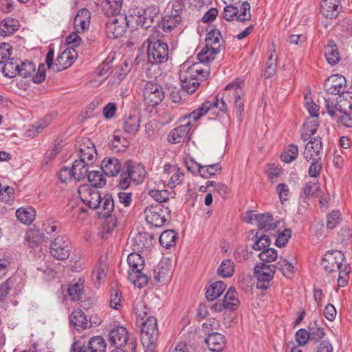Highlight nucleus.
I'll return each instance as SVG.
<instances>
[{
    "label": "nucleus",
    "mask_w": 352,
    "mask_h": 352,
    "mask_svg": "<svg viewBox=\"0 0 352 352\" xmlns=\"http://www.w3.org/2000/svg\"><path fill=\"white\" fill-rule=\"evenodd\" d=\"M78 194L82 201L91 209L101 208L98 212L100 217H109L114 210L115 204L112 196L106 194L102 198L96 188L88 185L79 187Z\"/></svg>",
    "instance_id": "nucleus-1"
},
{
    "label": "nucleus",
    "mask_w": 352,
    "mask_h": 352,
    "mask_svg": "<svg viewBox=\"0 0 352 352\" xmlns=\"http://www.w3.org/2000/svg\"><path fill=\"white\" fill-rule=\"evenodd\" d=\"M160 32H155L147 38L148 61L151 64H162L168 60V46L166 43L157 38Z\"/></svg>",
    "instance_id": "nucleus-2"
},
{
    "label": "nucleus",
    "mask_w": 352,
    "mask_h": 352,
    "mask_svg": "<svg viewBox=\"0 0 352 352\" xmlns=\"http://www.w3.org/2000/svg\"><path fill=\"white\" fill-rule=\"evenodd\" d=\"M129 266L128 278L135 286L142 287L148 283V278L144 270V259L138 253L132 252L127 257Z\"/></svg>",
    "instance_id": "nucleus-3"
},
{
    "label": "nucleus",
    "mask_w": 352,
    "mask_h": 352,
    "mask_svg": "<svg viewBox=\"0 0 352 352\" xmlns=\"http://www.w3.org/2000/svg\"><path fill=\"white\" fill-rule=\"evenodd\" d=\"M141 342L144 348V352H153L157 347L159 338V330L157 320L149 316L141 324Z\"/></svg>",
    "instance_id": "nucleus-4"
},
{
    "label": "nucleus",
    "mask_w": 352,
    "mask_h": 352,
    "mask_svg": "<svg viewBox=\"0 0 352 352\" xmlns=\"http://www.w3.org/2000/svg\"><path fill=\"white\" fill-rule=\"evenodd\" d=\"M109 341L116 349H128L132 352L136 349L135 338H129L126 329L123 327H118L110 331Z\"/></svg>",
    "instance_id": "nucleus-5"
},
{
    "label": "nucleus",
    "mask_w": 352,
    "mask_h": 352,
    "mask_svg": "<svg viewBox=\"0 0 352 352\" xmlns=\"http://www.w3.org/2000/svg\"><path fill=\"white\" fill-rule=\"evenodd\" d=\"M144 213L146 221L155 227L163 226L170 219V210L160 204L147 207Z\"/></svg>",
    "instance_id": "nucleus-6"
},
{
    "label": "nucleus",
    "mask_w": 352,
    "mask_h": 352,
    "mask_svg": "<svg viewBox=\"0 0 352 352\" xmlns=\"http://www.w3.org/2000/svg\"><path fill=\"white\" fill-rule=\"evenodd\" d=\"M276 266L267 265L263 263L256 264L254 269V275L256 278V287L266 290L270 287V282L273 279Z\"/></svg>",
    "instance_id": "nucleus-7"
},
{
    "label": "nucleus",
    "mask_w": 352,
    "mask_h": 352,
    "mask_svg": "<svg viewBox=\"0 0 352 352\" xmlns=\"http://www.w3.org/2000/svg\"><path fill=\"white\" fill-rule=\"evenodd\" d=\"M129 19L126 14H118L107 18L105 29L107 36L116 38L122 36L129 26Z\"/></svg>",
    "instance_id": "nucleus-8"
},
{
    "label": "nucleus",
    "mask_w": 352,
    "mask_h": 352,
    "mask_svg": "<svg viewBox=\"0 0 352 352\" xmlns=\"http://www.w3.org/2000/svg\"><path fill=\"white\" fill-rule=\"evenodd\" d=\"M143 97L144 102L148 106L155 107L164 99L163 89L160 85L148 81L144 85Z\"/></svg>",
    "instance_id": "nucleus-9"
},
{
    "label": "nucleus",
    "mask_w": 352,
    "mask_h": 352,
    "mask_svg": "<svg viewBox=\"0 0 352 352\" xmlns=\"http://www.w3.org/2000/svg\"><path fill=\"white\" fill-rule=\"evenodd\" d=\"M52 241L50 252V254L58 260L67 259L71 252L69 240L63 236H58Z\"/></svg>",
    "instance_id": "nucleus-10"
},
{
    "label": "nucleus",
    "mask_w": 352,
    "mask_h": 352,
    "mask_svg": "<svg viewBox=\"0 0 352 352\" xmlns=\"http://www.w3.org/2000/svg\"><path fill=\"white\" fill-rule=\"evenodd\" d=\"M345 260L344 254L338 250L328 252L322 260L321 265L329 273L336 270H340L344 267L343 261Z\"/></svg>",
    "instance_id": "nucleus-11"
},
{
    "label": "nucleus",
    "mask_w": 352,
    "mask_h": 352,
    "mask_svg": "<svg viewBox=\"0 0 352 352\" xmlns=\"http://www.w3.org/2000/svg\"><path fill=\"white\" fill-rule=\"evenodd\" d=\"M324 87L328 94L340 96L346 92V80L341 75H332L325 80Z\"/></svg>",
    "instance_id": "nucleus-12"
},
{
    "label": "nucleus",
    "mask_w": 352,
    "mask_h": 352,
    "mask_svg": "<svg viewBox=\"0 0 352 352\" xmlns=\"http://www.w3.org/2000/svg\"><path fill=\"white\" fill-rule=\"evenodd\" d=\"M138 13L139 14L136 16L135 19L138 25L147 30L154 24L155 19L160 13V9L158 6L153 5L143 10L142 12Z\"/></svg>",
    "instance_id": "nucleus-13"
},
{
    "label": "nucleus",
    "mask_w": 352,
    "mask_h": 352,
    "mask_svg": "<svg viewBox=\"0 0 352 352\" xmlns=\"http://www.w3.org/2000/svg\"><path fill=\"white\" fill-rule=\"evenodd\" d=\"M241 84H243V81L237 79L236 81L228 84L225 89L226 91H228V96L232 94L234 96V104L236 108V113L238 118L241 116L244 107L243 100L242 99L244 93L241 87Z\"/></svg>",
    "instance_id": "nucleus-14"
},
{
    "label": "nucleus",
    "mask_w": 352,
    "mask_h": 352,
    "mask_svg": "<svg viewBox=\"0 0 352 352\" xmlns=\"http://www.w3.org/2000/svg\"><path fill=\"white\" fill-rule=\"evenodd\" d=\"M133 182L142 183L145 178L146 172L144 166L141 163L135 162L131 160H126L122 167Z\"/></svg>",
    "instance_id": "nucleus-15"
},
{
    "label": "nucleus",
    "mask_w": 352,
    "mask_h": 352,
    "mask_svg": "<svg viewBox=\"0 0 352 352\" xmlns=\"http://www.w3.org/2000/svg\"><path fill=\"white\" fill-rule=\"evenodd\" d=\"M322 143L320 137H315L311 139L307 144L303 156L307 162L311 160L322 159Z\"/></svg>",
    "instance_id": "nucleus-16"
},
{
    "label": "nucleus",
    "mask_w": 352,
    "mask_h": 352,
    "mask_svg": "<svg viewBox=\"0 0 352 352\" xmlns=\"http://www.w3.org/2000/svg\"><path fill=\"white\" fill-rule=\"evenodd\" d=\"M76 56L77 53L74 49L65 50L56 59L53 69L58 72L67 68L72 65Z\"/></svg>",
    "instance_id": "nucleus-17"
},
{
    "label": "nucleus",
    "mask_w": 352,
    "mask_h": 352,
    "mask_svg": "<svg viewBox=\"0 0 352 352\" xmlns=\"http://www.w3.org/2000/svg\"><path fill=\"white\" fill-rule=\"evenodd\" d=\"M121 162L116 157H106L101 162L103 173L110 177L116 176L122 170Z\"/></svg>",
    "instance_id": "nucleus-18"
},
{
    "label": "nucleus",
    "mask_w": 352,
    "mask_h": 352,
    "mask_svg": "<svg viewBox=\"0 0 352 352\" xmlns=\"http://www.w3.org/2000/svg\"><path fill=\"white\" fill-rule=\"evenodd\" d=\"M190 122L173 129L168 135V141L171 144H179L185 141L191 129Z\"/></svg>",
    "instance_id": "nucleus-19"
},
{
    "label": "nucleus",
    "mask_w": 352,
    "mask_h": 352,
    "mask_svg": "<svg viewBox=\"0 0 352 352\" xmlns=\"http://www.w3.org/2000/svg\"><path fill=\"white\" fill-rule=\"evenodd\" d=\"M204 342L208 349L214 352H221L226 344L225 336L216 332L209 333Z\"/></svg>",
    "instance_id": "nucleus-20"
},
{
    "label": "nucleus",
    "mask_w": 352,
    "mask_h": 352,
    "mask_svg": "<svg viewBox=\"0 0 352 352\" xmlns=\"http://www.w3.org/2000/svg\"><path fill=\"white\" fill-rule=\"evenodd\" d=\"M339 5L340 0H322L320 12L326 19H336L339 14Z\"/></svg>",
    "instance_id": "nucleus-21"
},
{
    "label": "nucleus",
    "mask_w": 352,
    "mask_h": 352,
    "mask_svg": "<svg viewBox=\"0 0 352 352\" xmlns=\"http://www.w3.org/2000/svg\"><path fill=\"white\" fill-rule=\"evenodd\" d=\"M70 322L78 331L91 327V322L87 320L84 312L80 309L74 310L70 315Z\"/></svg>",
    "instance_id": "nucleus-22"
},
{
    "label": "nucleus",
    "mask_w": 352,
    "mask_h": 352,
    "mask_svg": "<svg viewBox=\"0 0 352 352\" xmlns=\"http://www.w3.org/2000/svg\"><path fill=\"white\" fill-rule=\"evenodd\" d=\"M175 12V14H172L171 15H166L162 17L160 23L158 21L157 22V26L167 32H170L174 30L182 21V17L180 14L177 13L176 9Z\"/></svg>",
    "instance_id": "nucleus-23"
},
{
    "label": "nucleus",
    "mask_w": 352,
    "mask_h": 352,
    "mask_svg": "<svg viewBox=\"0 0 352 352\" xmlns=\"http://www.w3.org/2000/svg\"><path fill=\"white\" fill-rule=\"evenodd\" d=\"M123 0H104L102 2V12L107 18L121 14Z\"/></svg>",
    "instance_id": "nucleus-24"
},
{
    "label": "nucleus",
    "mask_w": 352,
    "mask_h": 352,
    "mask_svg": "<svg viewBox=\"0 0 352 352\" xmlns=\"http://www.w3.org/2000/svg\"><path fill=\"white\" fill-rule=\"evenodd\" d=\"M180 81L183 89L190 94H193L200 85L197 78L190 76L185 72H181Z\"/></svg>",
    "instance_id": "nucleus-25"
},
{
    "label": "nucleus",
    "mask_w": 352,
    "mask_h": 352,
    "mask_svg": "<svg viewBox=\"0 0 352 352\" xmlns=\"http://www.w3.org/2000/svg\"><path fill=\"white\" fill-rule=\"evenodd\" d=\"M255 217L257 220L259 230L267 232L276 228V223L274 221L272 215L268 212L256 214Z\"/></svg>",
    "instance_id": "nucleus-26"
},
{
    "label": "nucleus",
    "mask_w": 352,
    "mask_h": 352,
    "mask_svg": "<svg viewBox=\"0 0 352 352\" xmlns=\"http://www.w3.org/2000/svg\"><path fill=\"white\" fill-rule=\"evenodd\" d=\"M21 60L17 58H9L2 68L3 75L10 78H12L18 75L19 65Z\"/></svg>",
    "instance_id": "nucleus-27"
},
{
    "label": "nucleus",
    "mask_w": 352,
    "mask_h": 352,
    "mask_svg": "<svg viewBox=\"0 0 352 352\" xmlns=\"http://www.w3.org/2000/svg\"><path fill=\"white\" fill-rule=\"evenodd\" d=\"M195 165L196 168H197V171L200 176L204 178H208L210 176L215 175L219 173L221 170V166L219 163L202 166L200 164L195 162Z\"/></svg>",
    "instance_id": "nucleus-28"
},
{
    "label": "nucleus",
    "mask_w": 352,
    "mask_h": 352,
    "mask_svg": "<svg viewBox=\"0 0 352 352\" xmlns=\"http://www.w3.org/2000/svg\"><path fill=\"white\" fill-rule=\"evenodd\" d=\"M226 285L223 281H216L210 285L206 292V298L208 300H214L219 297L225 291Z\"/></svg>",
    "instance_id": "nucleus-29"
},
{
    "label": "nucleus",
    "mask_w": 352,
    "mask_h": 352,
    "mask_svg": "<svg viewBox=\"0 0 352 352\" xmlns=\"http://www.w3.org/2000/svg\"><path fill=\"white\" fill-rule=\"evenodd\" d=\"M177 238V232L173 230H168L161 234L159 241L162 246L169 249L176 244Z\"/></svg>",
    "instance_id": "nucleus-30"
},
{
    "label": "nucleus",
    "mask_w": 352,
    "mask_h": 352,
    "mask_svg": "<svg viewBox=\"0 0 352 352\" xmlns=\"http://www.w3.org/2000/svg\"><path fill=\"white\" fill-rule=\"evenodd\" d=\"M318 127V119L309 118L306 122L304 123L301 130V138L304 141L310 139L311 136L314 135Z\"/></svg>",
    "instance_id": "nucleus-31"
},
{
    "label": "nucleus",
    "mask_w": 352,
    "mask_h": 352,
    "mask_svg": "<svg viewBox=\"0 0 352 352\" xmlns=\"http://www.w3.org/2000/svg\"><path fill=\"white\" fill-rule=\"evenodd\" d=\"M89 164L83 162L82 160H75L72 168L74 170V179L81 181L87 177L89 171L88 166Z\"/></svg>",
    "instance_id": "nucleus-32"
},
{
    "label": "nucleus",
    "mask_w": 352,
    "mask_h": 352,
    "mask_svg": "<svg viewBox=\"0 0 352 352\" xmlns=\"http://www.w3.org/2000/svg\"><path fill=\"white\" fill-rule=\"evenodd\" d=\"M19 27L17 20L13 19H6L0 25V34L3 36H10L14 34Z\"/></svg>",
    "instance_id": "nucleus-33"
},
{
    "label": "nucleus",
    "mask_w": 352,
    "mask_h": 352,
    "mask_svg": "<svg viewBox=\"0 0 352 352\" xmlns=\"http://www.w3.org/2000/svg\"><path fill=\"white\" fill-rule=\"evenodd\" d=\"M226 303V309L235 310L239 305V300L237 298V292L234 287H231L227 291L223 298Z\"/></svg>",
    "instance_id": "nucleus-34"
},
{
    "label": "nucleus",
    "mask_w": 352,
    "mask_h": 352,
    "mask_svg": "<svg viewBox=\"0 0 352 352\" xmlns=\"http://www.w3.org/2000/svg\"><path fill=\"white\" fill-rule=\"evenodd\" d=\"M89 11L86 8L80 10L74 19L75 28H78V27H80V28L83 31L89 27Z\"/></svg>",
    "instance_id": "nucleus-35"
},
{
    "label": "nucleus",
    "mask_w": 352,
    "mask_h": 352,
    "mask_svg": "<svg viewBox=\"0 0 352 352\" xmlns=\"http://www.w3.org/2000/svg\"><path fill=\"white\" fill-rule=\"evenodd\" d=\"M219 52V45L212 48L205 46L198 54L197 58L201 63H207L212 61L214 59L215 55Z\"/></svg>",
    "instance_id": "nucleus-36"
},
{
    "label": "nucleus",
    "mask_w": 352,
    "mask_h": 352,
    "mask_svg": "<svg viewBox=\"0 0 352 352\" xmlns=\"http://www.w3.org/2000/svg\"><path fill=\"white\" fill-rule=\"evenodd\" d=\"M324 55L327 61L331 65H335L340 60V56L337 46L332 42L331 43H329L324 47Z\"/></svg>",
    "instance_id": "nucleus-37"
},
{
    "label": "nucleus",
    "mask_w": 352,
    "mask_h": 352,
    "mask_svg": "<svg viewBox=\"0 0 352 352\" xmlns=\"http://www.w3.org/2000/svg\"><path fill=\"white\" fill-rule=\"evenodd\" d=\"M82 283V280L79 278L77 282L69 285L67 293L73 301H78L82 299L84 293Z\"/></svg>",
    "instance_id": "nucleus-38"
},
{
    "label": "nucleus",
    "mask_w": 352,
    "mask_h": 352,
    "mask_svg": "<svg viewBox=\"0 0 352 352\" xmlns=\"http://www.w3.org/2000/svg\"><path fill=\"white\" fill-rule=\"evenodd\" d=\"M36 215L33 208H19L16 211V216L19 221L24 224H30L34 219Z\"/></svg>",
    "instance_id": "nucleus-39"
},
{
    "label": "nucleus",
    "mask_w": 352,
    "mask_h": 352,
    "mask_svg": "<svg viewBox=\"0 0 352 352\" xmlns=\"http://www.w3.org/2000/svg\"><path fill=\"white\" fill-rule=\"evenodd\" d=\"M320 195V186L318 182H309L301 189L300 197L307 199L309 197H319Z\"/></svg>",
    "instance_id": "nucleus-40"
},
{
    "label": "nucleus",
    "mask_w": 352,
    "mask_h": 352,
    "mask_svg": "<svg viewBox=\"0 0 352 352\" xmlns=\"http://www.w3.org/2000/svg\"><path fill=\"white\" fill-rule=\"evenodd\" d=\"M184 72L190 76L197 78L198 80H206L210 74L208 68H201L199 63H195L192 65Z\"/></svg>",
    "instance_id": "nucleus-41"
},
{
    "label": "nucleus",
    "mask_w": 352,
    "mask_h": 352,
    "mask_svg": "<svg viewBox=\"0 0 352 352\" xmlns=\"http://www.w3.org/2000/svg\"><path fill=\"white\" fill-rule=\"evenodd\" d=\"M308 332L310 342L314 343L319 342L325 336L324 329L318 325L317 320L310 322L308 327Z\"/></svg>",
    "instance_id": "nucleus-42"
},
{
    "label": "nucleus",
    "mask_w": 352,
    "mask_h": 352,
    "mask_svg": "<svg viewBox=\"0 0 352 352\" xmlns=\"http://www.w3.org/2000/svg\"><path fill=\"white\" fill-rule=\"evenodd\" d=\"M151 241L148 239L146 233H138L132 239V245L133 250L142 251L150 247Z\"/></svg>",
    "instance_id": "nucleus-43"
},
{
    "label": "nucleus",
    "mask_w": 352,
    "mask_h": 352,
    "mask_svg": "<svg viewBox=\"0 0 352 352\" xmlns=\"http://www.w3.org/2000/svg\"><path fill=\"white\" fill-rule=\"evenodd\" d=\"M341 113L352 111V92L346 91L336 98Z\"/></svg>",
    "instance_id": "nucleus-44"
},
{
    "label": "nucleus",
    "mask_w": 352,
    "mask_h": 352,
    "mask_svg": "<svg viewBox=\"0 0 352 352\" xmlns=\"http://www.w3.org/2000/svg\"><path fill=\"white\" fill-rule=\"evenodd\" d=\"M140 119L134 116H129L123 122L124 131L128 133H136L140 127Z\"/></svg>",
    "instance_id": "nucleus-45"
},
{
    "label": "nucleus",
    "mask_w": 352,
    "mask_h": 352,
    "mask_svg": "<svg viewBox=\"0 0 352 352\" xmlns=\"http://www.w3.org/2000/svg\"><path fill=\"white\" fill-rule=\"evenodd\" d=\"M107 344L101 336H95L90 339L87 348L90 352H105Z\"/></svg>",
    "instance_id": "nucleus-46"
},
{
    "label": "nucleus",
    "mask_w": 352,
    "mask_h": 352,
    "mask_svg": "<svg viewBox=\"0 0 352 352\" xmlns=\"http://www.w3.org/2000/svg\"><path fill=\"white\" fill-rule=\"evenodd\" d=\"M88 181L91 183V187L101 188L106 184V179L98 170H89L87 176Z\"/></svg>",
    "instance_id": "nucleus-47"
},
{
    "label": "nucleus",
    "mask_w": 352,
    "mask_h": 352,
    "mask_svg": "<svg viewBox=\"0 0 352 352\" xmlns=\"http://www.w3.org/2000/svg\"><path fill=\"white\" fill-rule=\"evenodd\" d=\"M337 102V99L336 100L334 98H331L330 97L324 98V107L327 110V113L332 118H336L340 113V108H339Z\"/></svg>",
    "instance_id": "nucleus-48"
},
{
    "label": "nucleus",
    "mask_w": 352,
    "mask_h": 352,
    "mask_svg": "<svg viewBox=\"0 0 352 352\" xmlns=\"http://www.w3.org/2000/svg\"><path fill=\"white\" fill-rule=\"evenodd\" d=\"M234 272V263L230 259H225L218 268V274L222 277H230Z\"/></svg>",
    "instance_id": "nucleus-49"
},
{
    "label": "nucleus",
    "mask_w": 352,
    "mask_h": 352,
    "mask_svg": "<svg viewBox=\"0 0 352 352\" xmlns=\"http://www.w3.org/2000/svg\"><path fill=\"white\" fill-rule=\"evenodd\" d=\"M275 265L276 266V269L279 270L286 277H289L294 273L293 264L282 256L279 258L278 262Z\"/></svg>",
    "instance_id": "nucleus-50"
},
{
    "label": "nucleus",
    "mask_w": 352,
    "mask_h": 352,
    "mask_svg": "<svg viewBox=\"0 0 352 352\" xmlns=\"http://www.w3.org/2000/svg\"><path fill=\"white\" fill-rule=\"evenodd\" d=\"M258 232L255 234V237L256 238V241L254 242L252 245V248L257 251H263L264 250H267L269 248L271 245V240L270 236L266 234H262L260 236H258Z\"/></svg>",
    "instance_id": "nucleus-51"
},
{
    "label": "nucleus",
    "mask_w": 352,
    "mask_h": 352,
    "mask_svg": "<svg viewBox=\"0 0 352 352\" xmlns=\"http://www.w3.org/2000/svg\"><path fill=\"white\" fill-rule=\"evenodd\" d=\"M221 38V32L217 29H213L210 30L206 38V46L210 47H214L220 46L219 41Z\"/></svg>",
    "instance_id": "nucleus-52"
},
{
    "label": "nucleus",
    "mask_w": 352,
    "mask_h": 352,
    "mask_svg": "<svg viewBox=\"0 0 352 352\" xmlns=\"http://www.w3.org/2000/svg\"><path fill=\"white\" fill-rule=\"evenodd\" d=\"M35 69L36 66L33 62L21 60V65H19L18 75L23 78H28L31 76L34 72H35Z\"/></svg>",
    "instance_id": "nucleus-53"
},
{
    "label": "nucleus",
    "mask_w": 352,
    "mask_h": 352,
    "mask_svg": "<svg viewBox=\"0 0 352 352\" xmlns=\"http://www.w3.org/2000/svg\"><path fill=\"white\" fill-rule=\"evenodd\" d=\"M252 14H250V5L248 1L242 3L240 11L236 16V21L240 22H245L251 20Z\"/></svg>",
    "instance_id": "nucleus-54"
},
{
    "label": "nucleus",
    "mask_w": 352,
    "mask_h": 352,
    "mask_svg": "<svg viewBox=\"0 0 352 352\" xmlns=\"http://www.w3.org/2000/svg\"><path fill=\"white\" fill-rule=\"evenodd\" d=\"M228 91H225L223 94V96L221 98H219V96H217L212 101H211V104H212V109L213 108H217L219 111H221L222 113H226L227 111V103H226V95L228 94Z\"/></svg>",
    "instance_id": "nucleus-55"
},
{
    "label": "nucleus",
    "mask_w": 352,
    "mask_h": 352,
    "mask_svg": "<svg viewBox=\"0 0 352 352\" xmlns=\"http://www.w3.org/2000/svg\"><path fill=\"white\" fill-rule=\"evenodd\" d=\"M278 257L277 251L274 248H267L258 254L261 261L265 263H270L275 261Z\"/></svg>",
    "instance_id": "nucleus-56"
},
{
    "label": "nucleus",
    "mask_w": 352,
    "mask_h": 352,
    "mask_svg": "<svg viewBox=\"0 0 352 352\" xmlns=\"http://www.w3.org/2000/svg\"><path fill=\"white\" fill-rule=\"evenodd\" d=\"M107 269L108 267L106 263L99 261L94 269L93 274L98 280L100 281L106 277Z\"/></svg>",
    "instance_id": "nucleus-57"
},
{
    "label": "nucleus",
    "mask_w": 352,
    "mask_h": 352,
    "mask_svg": "<svg viewBox=\"0 0 352 352\" xmlns=\"http://www.w3.org/2000/svg\"><path fill=\"white\" fill-rule=\"evenodd\" d=\"M80 155L78 160H82L83 162L87 164L91 162V164H92V160L94 157V154L96 153V149L93 144L91 147L88 146L87 148H80Z\"/></svg>",
    "instance_id": "nucleus-58"
},
{
    "label": "nucleus",
    "mask_w": 352,
    "mask_h": 352,
    "mask_svg": "<svg viewBox=\"0 0 352 352\" xmlns=\"http://www.w3.org/2000/svg\"><path fill=\"white\" fill-rule=\"evenodd\" d=\"M338 278V285L340 287H345L349 281V274L350 273L349 266L346 264L344 265V267L340 269Z\"/></svg>",
    "instance_id": "nucleus-59"
},
{
    "label": "nucleus",
    "mask_w": 352,
    "mask_h": 352,
    "mask_svg": "<svg viewBox=\"0 0 352 352\" xmlns=\"http://www.w3.org/2000/svg\"><path fill=\"white\" fill-rule=\"evenodd\" d=\"M311 161L312 162L308 170L309 175L311 177H317L322 169V159L315 158L314 160H311Z\"/></svg>",
    "instance_id": "nucleus-60"
},
{
    "label": "nucleus",
    "mask_w": 352,
    "mask_h": 352,
    "mask_svg": "<svg viewBox=\"0 0 352 352\" xmlns=\"http://www.w3.org/2000/svg\"><path fill=\"white\" fill-rule=\"evenodd\" d=\"M292 231L290 229H285L283 232H280L275 241V245L277 247L283 248L286 245L289 238L291 237Z\"/></svg>",
    "instance_id": "nucleus-61"
},
{
    "label": "nucleus",
    "mask_w": 352,
    "mask_h": 352,
    "mask_svg": "<svg viewBox=\"0 0 352 352\" xmlns=\"http://www.w3.org/2000/svg\"><path fill=\"white\" fill-rule=\"evenodd\" d=\"M58 177L62 183H66L68 181H71L73 178L74 179L73 168L62 167L59 170Z\"/></svg>",
    "instance_id": "nucleus-62"
},
{
    "label": "nucleus",
    "mask_w": 352,
    "mask_h": 352,
    "mask_svg": "<svg viewBox=\"0 0 352 352\" xmlns=\"http://www.w3.org/2000/svg\"><path fill=\"white\" fill-rule=\"evenodd\" d=\"M148 195L157 201L160 204L165 202L168 199V192L166 190H151L149 191Z\"/></svg>",
    "instance_id": "nucleus-63"
},
{
    "label": "nucleus",
    "mask_w": 352,
    "mask_h": 352,
    "mask_svg": "<svg viewBox=\"0 0 352 352\" xmlns=\"http://www.w3.org/2000/svg\"><path fill=\"white\" fill-rule=\"evenodd\" d=\"M14 283V280L12 278H9L0 285V301H3L4 298L7 296L12 288Z\"/></svg>",
    "instance_id": "nucleus-64"
}]
</instances>
